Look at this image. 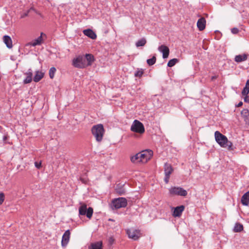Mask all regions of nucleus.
I'll use <instances>...</instances> for the list:
<instances>
[{"instance_id":"nucleus-8","label":"nucleus","mask_w":249,"mask_h":249,"mask_svg":"<svg viewBox=\"0 0 249 249\" xmlns=\"http://www.w3.org/2000/svg\"><path fill=\"white\" fill-rule=\"evenodd\" d=\"M169 193L172 195H177L182 196H185L187 195V191L179 187H173L169 189Z\"/></svg>"},{"instance_id":"nucleus-18","label":"nucleus","mask_w":249,"mask_h":249,"mask_svg":"<svg viewBox=\"0 0 249 249\" xmlns=\"http://www.w3.org/2000/svg\"><path fill=\"white\" fill-rule=\"evenodd\" d=\"M83 33L85 35L87 36L90 37L92 39H96L97 37L96 34L90 29L85 30L83 31Z\"/></svg>"},{"instance_id":"nucleus-39","label":"nucleus","mask_w":249,"mask_h":249,"mask_svg":"<svg viewBox=\"0 0 249 249\" xmlns=\"http://www.w3.org/2000/svg\"><path fill=\"white\" fill-rule=\"evenodd\" d=\"M217 78V76H212V78H211V80L212 81L214 80V79H216Z\"/></svg>"},{"instance_id":"nucleus-41","label":"nucleus","mask_w":249,"mask_h":249,"mask_svg":"<svg viewBox=\"0 0 249 249\" xmlns=\"http://www.w3.org/2000/svg\"><path fill=\"white\" fill-rule=\"evenodd\" d=\"M6 139H7V137H6V136H4V137H3V140H4V141H5Z\"/></svg>"},{"instance_id":"nucleus-5","label":"nucleus","mask_w":249,"mask_h":249,"mask_svg":"<svg viewBox=\"0 0 249 249\" xmlns=\"http://www.w3.org/2000/svg\"><path fill=\"white\" fill-rule=\"evenodd\" d=\"M127 200L124 197L115 198L112 201V207L115 209L124 208L127 206Z\"/></svg>"},{"instance_id":"nucleus-1","label":"nucleus","mask_w":249,"mask_h":249,"mask_svg":"<svg viewBox=\"0 0 249 249\" xmlns=\"http://www.w3.org/2000/svg\"><path fill=\"white\" fill-rule=\"evenodd\" d=\"M94 61V58L91 54L85 55H79L72 60V65L77 68L83 69L91 66Z\"/></svg>"},{"instance_id":"nucleus-34","label":"nucleus","mask_w":249,"mask_h":249,"mask_svg":"<svg viewBox=\"0 0 249 249\" xmlns=\"http://www.w3.org/2000/svg\"><path fill=\"white\" fill-rule=\"evenodd\" d=\"M231 32L233 34H236L238 33L239 30L237 28H233L231 29Z\"/></svg>"},{"instance_id":"nucleus-40","label":"nucleus","mask_w":249,"mask_h":249,"mask_svg":"<svg viewBox=\"0 0 249 249\" xmlns=\"http://www.w3.org/2000/svg\"><path fill=\"white\" fill-rule=\"evenodd\" d=\"M27 15H28V13H25V14H24L23 15L21 16V17L22 18H24V17H25L27 16Z\"/></svg>"},{"instance_id":"nucleus-16","label":"nucleus","mask_w":249,"mask_h":249,"mask_svg":"<svg viewBox=\"0 0 249 249\" xmlns=\"http://www.w3.org/2000/svg\"><path fill=\"white\" fill-rule=\"evenodd\" d=\"M3 40L7 48L11 49L13 47L11 38L8 36H4L3 37Z\"/></svg>"},{"instance_id":"nucleus-7","label":"nucleus","mask_w":249,"mask_h":249,"mask_svg":"<svg viewBox=\"0 0 249 249\" xmlns=\"http://www.w3.org/2000/svg\"><path fill=\"white\" fill-rule=\"evenodd\" d=\"M130 129L133 132L140 134L143 133L145 131L143 124L140 121L136 120L133 122Z\"/></svg>"},{"instance_id":"nucleus-35","label":"nucleus","mask_w":249,"mask_h":249,"mask_svg":"<svg viewBox=\"0 0 249 249\" xmlns=\"http://www.w3.org/2000/svg\"><path fill=\"white\" fill-rule=\"evenodd\" d=\"M243 95L245 96L244 99V102L249 103V96L248 94Z\"/></svg>"},{"instance_id":"nucleus-15","label":"nucleus","mask_w":249,"mask_h":249,"mask_svg":"<svg viewBox=\"0 0 249 249\" xmlns=\"http://www.w3.org/2000/svg\"><path fill=\"white\" fill-rule=\"evenodd\" d=\"M164 169L165 176H170V175L173 173L174 170L171 165L168 163H165Z\"/></svg>"},{"instance_id":"nucleus-12","label":"nucleus","mask_w":249,"mask_h":249,"mask_svg":"<svg viewBox=\"0 0 249 249\" xmlns=\"http://www.w3.org/2000/svg\"><path fill=\"white\" fill-rule=\"evenodd\" d=\"M159 51L162 53V57L163 58H166L169 54V49L164 45H162L159 47Z\"/></svg>"},{"instance_id":"nucleus-25","label":"nucleus","mask_w":249,"mask_h":249,"mask_svg":"<svg viewBox=\"0 0 249 249\" xmlns=\"http://www.w3.org/2000/svg\"><path fill=\"white\" fill-rule=\"evenodd\" d=\"M146 43V40L144 38H142L139 40L136 43V46L137 47L144 46Z\"/></svg>"},{"instance_id":"nucleus-4","label":"nucleus","mask_w":249,"mask_h":249,"mask_svg":"<svg viewBox=\"0 0 249 249\" xmlns=\"http://www.w3.org/2000/svg\"><path fill=\"white\" fill-rule=\"evenodd\" d=\"M80 206L79 208V214L81 215H86V216L90 219L92 216L93 210L91 207L87 209V205L85 203L81 202Z\"/></svg>"},{"instance_id":"nucleus-27","label":"nucleus","mask_w":249,"mask_h":249,"mask_svg":"<svg viewBox=\"0 0 249 249\" xmlns=\"http://www.w3.org/2000/svg\"><path fill=\"white\" fill-rule=\"evenodd\" d=\"M243 230V226L240 223H236L234 228V232H240Z\"/></svg>"},{"instance_id":"nucleus-26","label":"nucleus","mask_w":249,"mask_h":249,"mask_svg":"<svg viewBox=\"0 0 249 249\" xmlns=\"http://www.w3.org/2000/svg\"><path fill=\"white\" fill-rule=\"evenodd\" d=\"M242 113L244 116L246 123L249 124V111L248 109H244Z\"/></svg>"},{"instance_id":"nucleus-29","label":"nucleus","mask_w":249,"mask_h":249,"mask_svg":"<svg viewBox=\"0 0 249 249\" xmlns=\"http://www.w3.org/2000/svg\"><path fill=\"white\" fill-rule=\"evenodd\" d=\"M56 71V69L54 67H52L50 69V70H49V76H50L51 79H53V78Z\"/></svg>"},{"instance_id":"nucleus-21","label":"nucleus","mask_w":249,"mask_h":249,"mask_svg":"<svg viewBox=\"0 0 249 249\" xmlns=\"http://www.w3.org/2000/svg\"><path fill=\"white\" fill-rule=\"evenodd\" d=\"M102 242L98 241L95 243H91L89 247L90 249H103L102 248Z\"/></svg>"},{"instance_id":"nucleus-36","label":"nucleus","mask_w":249,"mask_h":249,"mask_svg":"<svg viewBox=\"0 0 249 249\" xmlns=\"http://www.w3.org/2000/svg\"><path fill=\"white\" fill-rule=\"evenodd\" d=\"M35 166L38 169H39L41 167V162L38 163L37 162H35Z\"/></svg>"},{"instance_id":"nucleus-6","label":"nucleus","mask_w":249,"mask_h":249,"mask_svg":"<svg viewBox=\"0 0 249 249\" xmlns=\"http://www.w3.org/2000/svg\"><path fill=\"white\" fill-rule=\"evenodd\" d=\"M139 153L141 160V163H146L151 159L153 155V151L149 149L143 150Z\"/></svg>"},{"instance_id":"nucleus-33","label":"nucleus","mask_w":249,"mask_h":249,"mask_svg":"<svg viewBox=\"0 0 249 249\" xmlns=\"http://www.w3.org/2000/svg\"><path fill=\"white\" fill-rule=\"evenodd\" d=\"M115 190L120 195H123L124 193V190L123 189L116 188Z\"/></svg>"},{"instance_id":"nucleus-3","label":"nucleus","mask_w":249,"mask_h":249,"mask_svg":"<svg viewBox=\"0 0 249 249\" xmlns=\"http://www.w3.org/2000/svg\"><path fill=\"white\" fill-rule=\"evenodd\" d=\"M105 130L102 124L93 125L91 128V133L98 142H101L105 134Z\"/></svg>"},{"instance_id":"nucleus-10","label":"nucleus","mask_w":249,"mask_h":249,"mask_svg":"<svg viewBox=\"0 0 249 249\" xmlns=\"http://www.w3.org/2000/svg\"><path fill=\"white\" fill-rule=\"evenodd\" d=\"M71 232L70 230H67L63 234L61 240V245L63 247H66L68 244L70 238Z\"/></svg>"},{"instance_id":"nucleus-14","label":"nucleus","mask_w":249,"mask_h":249,"mask_svg":"<svg viewBox=\"0 0 249 249\" xmlns=\"http://www.w3.org/2000/svg\"><path fill=\"white\" fill-rule=\"evenodd\" d=\"M197 27L199 31H203L206 27V20L205 18H199L197 22Z\"/></svg>"},{"instance_id":"nucleus-37","label":"nucleus","mask_w":249,"mask_h":249,"mask_svg":"<svg viewBox=\"0 0 249 249\" xmlns=\"http://www.w3.org/2000/svg\"><path fill=\"white\" fill-rule=\"evenodd\" d=\"M170 177V176H165V177L164 178V181L166 183H167L169 182Z\"/></svg>"},{"instance_id":"nucleus-38","label":"nucleus","mask_w":249,"mask_h":249,"mask_svg":"<svg viewBox=\"0 0 249 249\" xmlns=\"http://www.w3.org/2000/svg\"><path fill=\"white\" fill-rule=\"evenodd\" d=\"M242 105H243V103H242V102H240L238 103V104L237 105V107H240L242 106Z\"/></svg>"},{"instance_id":"nucleus-19","label":"nucleus","mask_w":249,"mask_h":249,"mask_svg":"<svg viewBox=\"0 0 249 249\" xmlns=\"http://www.w3.org/2000/svg\"><path fill=\"white\" fill-rule=\"evenodd\" d=\"M241 203L243 205L248 206L249 204V191L246 192L241 198Z\"/></svg>"},{"instance_id":"nucleus-11","label":"nucleus","mask_w":249,"mask_h":249,"mask_svg":"<svg viewBox=\"0 0 249 249\" xmlns=\"http://www.w3.org/2000/svg\"><path fill=\"white\" fill-rule=\"evenodd\" d=\"M185 207L183 205H180L176 208H173L174 209L172 215L174 217H180L183 211L184 210Z\"/></svg>"},{"instance_id":"nucleus-9","label":"nucleus","mask_w":249,"mask_h":249,"mask_svg":"<svg viewBox=\"0 0 249 249\" xmlns=\"http://www.w3.org/2000/svg\"><path fill=\"white\" fill-rule=\"evenodd\" d=\"M126 233L130 238H131L134 240H138L141 236L140 231L139 230H127Z\"/></svg>"},{"instance_id":"nucleus-28","label":"nucleus","mask_w":249,"mask_h":249,"mask_svg":"<svg viewBox=\"0 0 249 249\" xmlns=\"http://www.w3.org/2000/svg\"><path fill=\"white\" fill-rule=\"evenodd\" d=\"M179 62V60L177 58H173L169 61L167 64V66L169 67H172L174 66L176 63Z\"/></svg>"},{"instance_id":"nucleus-31","label":"nucleus","mask_w":249,"mask_h":249,"mask_svg":"<svg viewBox=\"0 0 249 249\" xmlns=\"http://www.w3.org/2000/svg\"><path fill=\"white\" fill-rule=\"evenodd\" d=\"M143 73V71L142 70H138L134 74L135 76L141 77Z\"/></svg>"},{"instance_id":"nucleus-24","label":"nucleus","mask_w":249,"mask_h":249,"mask_svg":"<svg viewBox=\"0 0 249 249\" xmlns=\"http://www.w3.org/2000/svg\"><path fill=\"white\" fill-rule=\"evenodd\" d=\"M249 93V79H248L246 83L245 87L242 91V95L248 94Z\"/></svg>"},{"instance_id":"nucleus-20","label":"nucleus","mask_w":249,"mask_h":249,"mask_svg":"<svg viewBox=\"0 0 249 249\" xmlns=\"http://www.w3.org/2000/svg\"><path fill=\"white\" fill-rule=\"evenodd\" d=\"M44 73L40 71H36V74L33 78L35 82H39L44 76Z\"/></svg>"},{"instance_id":"nucleus-22","label":"nucleus","mask_w":249,"mask_h":249,"mask_svg":"<svg viewBox=\"0 0 249 249\" xmlns=\"http://www.w3.org/2000/svg\"><path fill=\"white\" fill-rule=\"evenodd\" d=\"M27 76L24 80V84H28L32 82L33 74L31 71H29L26 73Z\"/></svg>"},{"instance_id":"nucleus-13","label":"nucleus","mask_w":249,"mask_h":249,"mask_svg":"<svg viewBox=\"0 0 249 249\" xmlns=\"http://www.w3.org/2000/svg\"><path fill=\"white\" fill-rule=\"evenodd\" d=\"M43 33H41V35L39 36L37 39L34 40L31 42L27 44V45H31L33 46H36V45H40L43 42L42 36L43 35Z\"/></svg>"},{"instance_id":"nucleus-30","label":"nucleus","mask_w":249,"mask_h":249,"mask_svg":"<svg viewBox=\"0 0 249 249\" xmlns=\"http://www.w3.org/2000/svg\"><path fill=\"white\" fill-rule=\"evenodd\" d=\"M156 57L153 56L151 58L147 60V63L149 66H152L155 63Z\"/></svg>"},{"instance_id":"nucleus-2","label":"nucleus","mask_w":249,"mask_h":249,"mask_svg":"<svg viewBox=\"0 0 249 249\" xmlns=\"http://www.w3.org/2000/svg\"><path fill=\"white\" fill-rule=\"evenodd\" d=\"M214 137L216 142L222 147L231 149L232 142L229 141L227 138L220 132L216 131L214 133Z\"/></svg>"},{"instance_id":"nucleus-23","label":"nucleus","mask_w":249,"mask_h":249,"mask_svg":"<svg viewBox=\"0 0 249 249\" xmlns=\"http://www.w3.org/2000/svg\"><path fill=\"white\" fill-rule=\"evenodd\" d=\"M131 161L135 163H141V160L140 157L139 153H137L135 155L131 158Z\"/></svg>"},{"instance_id":"nucleus-42","label":"nucleus","mask_w":249,"mask_h":249,"mask_svg":"<svg viewBox=\"0 0 249 249\" xmlns=\"http://www.w3.org/2000/svg\"><path fill=\"white\" fill-rule=\"evenodd\" d=\"M81 180L82 181H83V182L85 183L86 181H85L83 179H82V178H81Z\"/></svg>"},{"instance_id":"nucleus-32","label":"nucleus","mask_w":249,"mask_h":249,"mask_svg":"<svg viewBox=\"0 0 249 249\" xmlns=\"http://www.w3.org/2000/svg\"><path fill=\"white\" fill-rule=\"evenodd\" d=\"M5 199V195L3 193H0V205H2Z\"/></svg>"},{"instance_id":"nucleus-17","label":"nucleus","mask_w":249,"mask_h":249,"mask_svg":"<svg viewBox=\"0 0 249 249\" xmlns=\"http://www.w3.org/2000/svg\"><path fill=\"white\" fill-rule=\"evenodd\" d=\"M248 55L245 53L236 55L234 60L237 63L246 61L248 59Z\"/></svg>"}]
</instances>
